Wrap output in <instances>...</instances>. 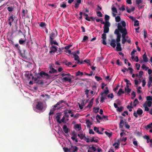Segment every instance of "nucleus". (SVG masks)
<instances>
[{
	"label": "nucleus",
	"mask_w": 152,
	"mask_h": 152,
	"mask_svg": "<svg viewBox=\"0 0 152 152\" xmlns=\"http://www.w3.org/2000/svg\"><path fill=\"white\" fill-rule=\"evenodd\" d=\"M72 55L73 56V57L74 58V59L76 61L78 59H80V58L79 56L76 54L72 53Z\"/></svg>",
	"instance_id": "30"
},
{
	"label": "nucleus",
	"mask_w": 152,
	"mask_h": 152,
	"mask_svg": "<svg viewBox=\"0 0 152 152\" xmlns=\"http://www.w3.org/2000/svg\"><path fill=\"white\" fill-rule=\"evenodd\" d=\"M109 137H110L112 136V134L108 132L107 131H105L104 132Z\"/></svg>",
	"instance_id": "59"
},
{
	"label": "nucleus",
	"mask_w": 152,
	"mask_h": 152,
	"mask_svg": "<svg viewBox=\"0 0 152 152\" xmlns=\"http://www.w3.org/2000/svg\"><path fill=\"white\" fill-rule=\"evenodd\" d=\"M43 103L39 101L37 102L36 106V108L39 110H42L43 108Z\"/></svg>",
	"instance_id": "5"
},
{
	"label": "nucleus",
	"mask_w": 152,
	"mask_h": 152,
	"mask_svg": "<svg viewBox=\"0 0 152 152\" xmlns=\"http://www.w3.org/2000/svg\"><path fill=\"white\" fill-rule=\"evenodd\" d=\"M74 128L75 129H78V131H80L81 129L80 124H75L74 126Z\"/></svg>",
	"instance_id": "25"
},
{
	"label": "nucleus",
	"mask_w": 152,
	"mask_h": 152,
	"mask_svg": "<svg viewBox=\"0 0 152 152\" xmlns=\"http://www.w3.org/2000/svg\"><path fill=\"white\" fill-rule=\"evenodd\" d=\"M118 142H114L113 144V146H115V148H116V149H117V148H119V145H120V141H118Z\"/></svg>",
	"instance_id": "22"
},
{
	"label": "nucleus",
	"mask_w": 152,
	"mask_h": 152,
	"mask_svg": "<svg viewBox=\"0 0 152 152\" xmlns=\"http://www.w3.org/2000/svg\"><path fill=\"white\" fill-rule=\"evenodd\" d=\"M63 149L64 150V152H70V148H68L67 147H64L63 148Z\"/></svg>",
	"instance_id": "34"
},
{
	"label": "nucleus",
	"mask_w": 152,
	"mask_h": 152,
	"mask_svg": "<svg viewBox=\"0 0 152 152\" xmlns=\"http://www.w3.org/2000/svg\"><path fill=\"white\" fill-rule=\"evenodd\" d=\"M57 71L55 69L53 68H52L51 70H50L49 71V72L50 73H54L55 72H57Z\"/></svg>",
	"instance_id": "37"
},
{
	"label": "nucleus",
	"mask_w": 152,
	"mask_h": 152,
	"mask_svg": "<svg viewBox=\"0 0 152 152\" xmlns=\"http://www.w3.org/2000/svg\"><path fill=\"white\" fill-rule=\"evenodd\" d=\"M78 104L81 110L83 108V106H84V102H82L81 104L78 103Z\"/></svg>",
	"instance_id": "32"
},
{
	"label": "nucleus",
	"mask_w": 152,
	"mask_h": 152,
	"mask_svg": "<svg viewBox=\"0 0 152 152\" xmlns=\"http://www.w3.org/2000/svg\"><path fill=\"white\" fill-rule=\"evenodd\" d=\"M100 94L101 95L100 102L102 103L104 102L105 99H107L106 95L103 94L102 93L101 94Z\"/></svg>",
	"instance_id": "15"
},
{
	"label": "nucleus",
	"mask_w": 152,
	"mask_h": 152,
	"mask_svg": "<svg viewBox=\"0 0 152 152\" xmlns=\"http://www.w3.org/2000/svg\"><path fill=\"white\" fill-rule=\"evenodd\" d=\"M139 102L137 99H135L133 102L134 106L135 107L139 103Z\"/></svg>",
	"instance_id": "31"
},
{
	"label": "nucleus",
	"mask_w": 152,
	"mask_h": 152,
	"mask_svg": "<svg viewBox=\"0 0 152 152\" xmlns=\"http://www.w3.org/2000/svg\"><path fill=\"white\" fill-rule=\"evenodd\" d=\"M124 91L123 90L122 88H120L119 91L117 93V95L118 96H120L122 94H124Z\"/></svg>",
	"instance_id": "24"
},
{
	"label": "nucleus",
	"mask_w": 152,
	"mask_h": 152,
	"mask_svg": "<svg viewBox=\"0 0 152 152\" xmlns=\"http://www.w3.org/2000/svg\"><path fill=\"white\" fill-rule=\"evenodd\" d=\"M95 78L96 80L98 81L101 80L102 79L100 77H99L96 75L95 76Z\"/></svg>",
	"instance_id": "52"
},
{
	"label": "nucleus",
	"mask_w": 152,
	"mask_h": 152,
	"mask_svg": "<svg viewBox=\"0 0 152 152\" xmlns=\"http://www.w3.org/2000/svg\"><path fill=\"white\" fill-rule=\"evenodd\" d=\"M65 119V118L64 117V116L62 117V118L61 119V120H60V122H61V123L62 122H63L64 124H65L66 123V122L64 120Z\"/></svg>",
	"instance_id": "51"
},
{
	"label": "nucleus",
	"mask_w": 152,
	"mask_h": 152,
	"mask_svg": "<svg viewBox=\"0 0 152 152\" xmlns=\"http://www.w3.org/2000/svg\"><path fill=\"white\" fill-rule=\"evenodd\" d=\"M72 135H73V136L71 138L73 140H75L76 142H77L78 140L77 139V134L75 131H73L72 132Z\"/></svg>",
	"instance_id": "11"
},
{
	"label": "nucleus",
	"mask_w": 152,
	"mask_h": 152,
	"mask_svg": "<svg viewBox=\"0 0 152 152\" xmlns=\"http://www.w3.org/2000/svg\"><path fill=\"white\" fill-rule=\"evenodd\" d=\"M27 13V10H23L22 12V17L23 19L25 18V17L26 15V14Z\"/></svg>",
	"instance_id": "23"
},
{
	"label": "nucleus",
	"mask_w": 152,
	"mask_h": 152,
	"mask_svg": "<svg viewBox=\"0 0 152 152\" xmlns=\"http://www.w3.org/2000/svg\"><path fill=\"white\" fill-rule=\"evenodd\" d=\"M110 26V23H106L103 27L104 28V33H107L109 32V27Z\"/></svg>",
	"instance_id": "8"
},
{
	"label": "nucleus",
	"mask_w": 152,
	"mask_h": 152,
	"mask_svg": "<svg viewBox=\"0 0 152 152\" xmlns=\"http://www.w3.org/2000/svg\"><path fill=\"white\" fill-rule=\"evenodd\" d=\"M131 94L132 95V99H133L136 96V94H135V92L134 91H133L131 93Z\"/></svg>",
	"instance_id": "44"
},
{
	"label": "nucleus",
	"mask_w": 152,
	"mask_h": 152,
	"mask_svg": "<svg viewBox=\"0 0 152 152\" xmlns=\"http://www.w3.org/2000/svg\"><path fill=\"white\" fill-rule=\"evenodd\" d=\"M72 46V45H68L64 47V49L66 50H68Z\"/></svg>",
	"instance_id": "58"
},
{
	"label": "nucleus",
	"mask_w": 152,
	"mask_h": 152,
	"mask_svg": "<svg viewBox=\"0 0 152 152\" xmlns=\"http://www.w3.org/2000/svg\"><path fill=\"white\" fill-rule=\"evenodd\" d=\"M145 107V110L146 111H148L149 110V108L146 105L145 106V104L143 105Z\"/></svg>",
	"instance_id": "57"
},
{
	"label": "nucleus",
	"mask_w": 152,
	"mask_h": 152,
	"mask_svg": "<svg viewBox=\"0 0 152 152\" xmlns=\"http://www.w3.org/2000/svg\"><path fill=\"white\" fill-rule=\"evenodd\" d=\"M142 68L145 69V70L146 71L149 68V67L146 66L144 64H143L142 66Z\"/></svg>",
	"instance_id": "41"
},
{
	"label": "nucleus",
	"mask_w": 152,
	"mask_h": 152,
	"mask_svg": "<svg viewBox=\"0 0 152 152\" xmlns=\"http://www.w3.org/2000/svg\"><path fill=\"white\" fill-rule=\"evenodd\" d=\"M7 10L8 11L10 12L13 11L14 9L16 8L15 5L14 3H11L10 5H7Z\"/></svg>",
	"instance_id": "4"
},
{
	"label": "nucleus",
	"mask_w": 152,
	"mask_h": 152,
	"mask_svg": "<svg viewBox=\"0 0 152 152\" xmlns=\"http://www.w3.org/2000/svg\"><path fill=\"white\" fill-rule=\"evenodd\" d=\"M143 113V110L142 109H140V108H139L137 110L136 112L135 111H134V112L133 114V115L136 118L138 117L137 114L139 115H141Z\"/></svg>",
	"instance_id": "7"
},
{
	"label": "nucleus",
	"mask_w": 152,
	"mask_h": 152,
	"mask_svg": "<svg viewBox=\"0 0 152 152\" xmlns=\"http://www.w3.org/2000/svg\"><path fill=\"white\" fill-rule=\"evenodd\" d=\"M26 40H23L22 39H20L19 41V42L20 44H23L25 42Z\"/></svg>",
	"instance_id": "47"
},
{
	"label": "nucleus",
	"mask_w": 152,
	"mask_h": 152,
	"mask_svg": "<svg viewBox=\"0 0 152 152\" xmlns=\"http://www.w3.org/2000/svg\"><path fill=\"white\" fill-rule=\"evenodd\" d=\"M83 75V72H81L80 71H78L77 72H76V76H81Z\"/></svg>",
	"instance_id": "29"
},
{
	"label": "nucleus",
	"mask_w": 152,
	"mask_h": 152,
	"mask_svg": "<svg viewBox=\"0 0 152 152\" xmlns=\"http://www.w3.org/2000/svg\"><path fill=\"white\" fill-rule=\"evenodd\" d=\"M61 75L62 77L66 76H72L69 73H67L66 74L63 73L61 74Z\"/></svg>",
	"instance_id": "45"
},
{
	"label": "nucleus",
	"mask_w": 152,
	"mask_h": 152,
	"mask_svg": "<svg viewBox=\"0 0 152 152\" xmlns=\"http://www.w3.org/2000/svg\"><path fill=\"white\" fill-rule=\"evenodd\" d=\"M124 109V107L122 106H120V107H118L117 109V111L121 112L123 111Z\"/></svg>",
	"instance_id": "35"
},
{
	"label": "nucleus",
	"mask_w": 152,
	"mask_h": 152,
	"mask_svg": "<svg viewBox=\"0 0 152 152\" xmlns=\"http://www.w3.org/2000/svg\"><path fill=\"white\" fill-rule=\"evenodd\" d=\"M142 58L144 62H147L148 61V58L145 53L143 55Z\"/></svg>",
	"instance_id": "18"
},
{
	"label": "nucleus",
	"mask_w": 152,
	"mask_h": 152,
	"mask_svg": "<svg viewBox=\"0 0 152 152\" xmlns=\"http://www.w3.org/2000/svg\"><path fill=\"white\" fill-rule=\"evenodd\" d=\"M96 14L98 17H102V14L101 13V12L100 11H99V12H97Z\"/></svg>",
	"instance_id": "54"
},
{
	"label": "nucleus",
	"mask_w": 152,
	"mask_h": 152,
	"mask_svg": "<svg viewBox=\"0 0 152 152\" xmlns=\"http://www.w3.org/2000/svg\"><path fill=\"white\" fill-rule=\"evenodd\" d=\"M124 126V121L123 119H121L119 123V127L122 128Z\"/></svg>",
	"instance_id": "27"
},
{
	"label": "nucleus",
	"mask_w": 152,
	"mask_h": 152,
	"mask_svg": "<svg viewBox=\"0 0 152 152\" xmlns=\"http://www.w3.org/2000/svg\"><path fill=\"white\" fill-rule=\"evenodd\" d=\"M50 43L51 45H53V44L58 45V43L56 41L53 40V39L50 40Z\"/></svg>",
	"instance_id": "28"
},
{
	"label": "nucleus",
	"mask_w": 152,
	"mask_h": 152,
	"mask_svg": "<svg viewBox=\"0 0 152 152\" xmlns=\"http://www.w3.org/2000/svg\"><path fill=\"white\" fill-rule=\"evenodd\" d=\"M117 46L116 47V50L117 51H121L122 50L121 47V45L120 43H116Z\"/></svg>",
	"instance_id": "16"
},
{
	"label": "nucleus",
	"mask_w": 152,
	"mask_h": 152,
	"mask_svg": "<svg viewBox=\"0 0 152 152\" xmlns=\"http://www.w3.org/2000/svg\"><path fill=\"white\" fill-rule=\"evenodd\" d=\"M93 104V102H89V103L88 105L86 107L88 108H90L92 106Z\"/></svg>",
	"instance_id": "48"
},
{
	"label": "nucleus",
	"mask_w": 152,
	"mask_h": 152,
	"mask_svg": "<svg viewBox=\"0 0 152 152\" xmlns=\"http://www.w3.org/2000/svg\"><path fill=\"white\" fill-rule=\"evenodd\" d=\"M58 33L56 30H53L51 33L50 34V40L53 39L57 35Z\"/></svg>",
	"instance_id": "6"
},
{
	"label": "nucleus",
	"mask_w": 152,
	"mask_h": 152,
	"mask_svg": "<svg viewBox=\"0 0 152 152\" xmlns=\"http://www.w3.org/2000/svg\"><path fill=\"white\" fill-rule=\"evenodd\" d=\"M70 152H76L77 151L78 148L76 146H73L72 145H71L70 148Z\"/></svg>",
	"instance_id": "12"
},
{
	"label": "nucleus",
	"mask_w": 152,
	"mask_h": 152,
	"mask_svg": "<svg viewBox=\"0 0 152 152\" xmlns=\"http://www.w3.org/2000/svg\"><path fill=\"white\" fill-rule=\"evenodd\" d=\"M93 109H94V112L95 113H97L99 112V107H94Z\"/></svg>",
	"instance_id": "42"
},
{
	"label": "nucleus",
	"mask_w": 152,
	"mask_h": 152,
	"mask_svg": "<svg viewBox=\"0 0 152 152\" xmlns=\"http://www.w3.org/2000/svg\"><path fill=\"white\" fill-rule=\"evenodd\" d=\"M121 35H117V38L115 40L114 39H112L110 43L111 46L113 48H115L116 46L115 42L116 41V43H120L121 41Z\"/></svg>",
	"instance_id": "3"
},
{
	"label": "nucleus",
	"mask_w": 152,
	"mask_h": 152,
	"mask_svg": "<svg viewBox=\"0 0 152 152\" xmlns=\"http://www.w3.org/2000/svg\"><path fill=\"white\" fill-rule=\"evenodd\" d=\"M142 0H136V3L137 4H140L142 2Z\"/></svg>",
	"instance_id": "60"
},
{
	"label": "nucleus",
	"mask_w": 152,
	"mask_h": 152,
	"mask_svg": "<svg viewBox=\"0 0 152 152\" xmlns=\"http://www.w3.org/2000/svg\"><path fill=\"white\" fill-rule=\"evenodd\" d=\"M143 32L144 33V37L145 39H146L147 37V32L146 30L144 29L143 30Z\"/></svg>",
	"instance_id": "39"
},
{
	"label": "nucleus",
	"mask_w": 152,
	"mask_h": 152,
	"mask_svg": "<svg viewBox=\"0 0 152 152\" xmlns=\"http://www.w3.org/2000/svg\"><path fill=\"white\" fill-rule=\"evenodd\" d=\"M121 24H122V26L124 27V28H126L125 27L126 26V23L124 21H122L121 22Z\"/></svg>",
	"instance_id": "64"
},
{
	"label": "nucleus",
	"mask_w": 152,
	"mask_h": 152,
	"mask_svg": "<svg viewBox=\"0 0 152 152\" xmlns=\"http://www.w3.org/2000/svg\"><path fill=\"white\" fill-rule=\"evenodd\" d=\"M116 64L118 65L119 66H121V65L122 64V62L121 61H120L119 59H118L117 60Z\"/></svg>",
	"instance_id": "50"
},
{
	"label": "nucleus",
	"mask_w": 152,
	"mask_h": 152,
	"mask_svg": "<svg viewBox=\"0 0 152 152\" xmlns=\"http://www.w3.org/2000/svg\"><path fill=\"white\" fill-rule=\"evenodd\" d=\"M119 31H120L118 29H118H116L114 31V33L117 35H120L121 34L119 32Z\"/></svg>",
	"instance_id": "43"
},
{
	"label": "nucleus",
	"mask_w": 152,
	"mask_h": 152,
	"mask_svg": "<svg viewBox=\"0 0 152 152\" xmlns=\"http://www.w3.org/2000/svg\"><path fill=\"white\" fill-rule=\"evenodd\" d=\"M106 33H104L102 34V39H106Z\"/></svg>",
	"instance_id": "46"
},
{
	"label": "nucleus",
	"mask_w": 152,
	"mask_h": 152,
	"mask_svg": "<svg viewBox=\"0 0 152 152\" xmlns=\"http://www.w3.org/2000/svg\"><path fill=\"white\" fill-rule=\"evenodd\" d=\"M86 123L87 124V127L88 128H90L91 127V125L92 124V123L88 119L86 120Z\"/></svg>",
	"instance_id": "20"
},
{
	"label": "nucleus",
	"mask_w": 152,
	"mask_h": 152,
	"mask_svg": "<svg viewBox=\"0 0 152 152\" xmlns=\"http://www.w3.org/2000/svg\"><path fill=\"white\" fill-rule=\"evenodd\" d=\"M63 129L65 133L67 134L69 132V129L67 128L66 125H64L63 127Z\"/></svg>",
	"instance_id": "17"
},
{
	"label": "nucleus",
	"mask_w": 152,
	"mask_h": 152,
	"mask_svg": "<svg viewBox=\"0 0 152 152\" xmlns=\"http://www.w3.org/2000/svg\"><path fill=\"white\" fill-rule=\"evenodd\" d=\"M15 18L13 17V15H12L10 16H9L8 18L7 21L8 22V24L11 26L12 25V23L14 21V20Z\"/></svg>",
	"instance_id": "9"
},
{
	"label": "nucleus",
	"mask_w": 152,
	"mask_h": 152,
	"mask_svg": "<svg viewBox=\"0 0 152 152\" xmlns=\"http://www.w3.org/2000/svg\"><path fill=\"white\" fill-rule=\"evenodd\" d=\"M60 7L64 8L66 7V4L64 2H63L62 4H61Z\"/></svg>",
	"instance_id": "56"
},
{
	"label": "nucleus",
	"mask_w": 152,
	"mask_h": 152,
	"mask_svg": "<svg viewBox=\"0 0 152 152\" xmlns=\"http://www.w3.org/2000/svg\"><path fill=\"white\" fill-rule=\"evenodd\" d=\"M125 91L128 94L131 91V89L129 88V86L126 85V87L124 88Z\"/></svg>",
	"instance_id": "19"
},
{
	"label": "nucleus",
	"mask_w": 152,
	"mask_h": 152,
	"mask_svg": "<svg viewBox=\"0 0 152 152\" xmlns=\"http://www.w3.org/2000/svg\"><path fill=\"white\" fill-rule=\"evenodd\" d=\"M117 27L119 30L120 31L122 34V38H126V35L127 34V32L126 28H123L122 26L121 23H118L117 24Z\"/></svg>",
	"instance_id": "1"
},
{
	"label": "nucleus",
	"mask_w": 152,
	"mask_h": 152,
	"mask_svg": "<svg viewBox=\"0 0 152 152\" xmlns=\"http://www.w3.org/2000/svg\"><path fill=\"white\" fill-rule=\"evenodd\" d=\"M35 75L37 77L39 78H41L42 77L49 78L50 77L48 74L46 73L43 71H42L39 73H36Z\"/></svg>",
	"instance_id": "2"
},
{
	"label": "nucleus",
	"mask_w": 152,
	"mask_h": 152,
	"mask_svg": "<svg viewBox=\"0 0 152 152\" xmlns=\"http://www.w3.org/2000/svg\"><path fill=\"white\" fill-rule=\"evenodd\" d=\"M77 136L81 139L83 140L86 137V134L83 132H81L77 135Z\"/></svg>",
	"instance_id": "13"
},
{
	"label": "nucleus",
	"mask_w": 152,
	"mask_h": 152,
	"mask_svg": "<svg viewBox=\"0 0 152 152\" xmlns=\"http://www.w3.org/2000/svg\"><path fill=\"white\" fill-rule=\"evenodd\" d=\"M38 78H34V80L35 82L36 83H37L38 84H43V81L42 80H38Z\"/></svg>",
	"instance_id": "14"
},
{
	"label": "nucleus",
	"mask_w": 152,
	"mask_h": 152,
	"mask_svg": "<svg viewBox=\"0 0 152 152\" xmlns=\"http://www.w3.org/2000/svg\"><path fill=\"white\" fill-rule=\"evenodd\" d=\"M121 20V19L120 16H118L115 18V21L117 22H119Z\"/></svg>",
	"instance_id": "38"
},
{
	"label": "nucleus",
	"mask_w": 152,
	"mask_h": 152,
	"mask_svg": "<svg viewBox=\"0 0 152 152\" xmlns=\"http://www.w3.org/2000/svg\"><path fill=\"white\" fill-rule=\"evenodd\" d=\"M94 130L99 134H103V133L99 132V128L95 126L94 127Z\"/></svg>",
	"instance_id": "21"
},
{
	"label": "nucleus",
	"mask_w": 152,
	"mask_h": 152,
	"mask_svg": "<svg viewBox=\"0 0 152 152\" xmlns=\"http://www.w3.org/2000/svg\"><path fill=\"white\" fill-rule=\"evenodd\" d=\"M25 77L28 79L30 80L31 79V77H32V78L33 80L34 79V77L32 73H30L29 72H26L25 74Z\"/></svg>",
	"instance_id": "10"
},
{
	"label": "nucleus",
	"mask_w": 152,
	"mask_h": 152,
	"mask_svg": "<svg viewBox=\"0 0 152 152\" xmlns=\"http://www.w3.org/2000/svg\"><path fill=\"white\" fill-rule=\"evenodd\" d=\"M126 82V85L128 86V84L129 85H131V83L130 82V81L127 80V79H125L124 80Z\"/></svg>",
	"instance_id": "53"
},
{
	"label": "nucleus",
	"mask_w": 152,
	"mask_h": 152,
	"mask_svg": "<svg viewBox=\"0 0 152 152\" xmlns=\"http://www.w3.org/2000/svg\"><path fill=\"white\" fill-rule=\"evenodd\" d=\"M60 115H57L56 117V118L57 122L60 124H61L60 121Z\"/></svg>",
	"instance_id": "33"
},
{
	"label": "nucleus",
	"mask_w": 152,
	"mask_h": 152,
	"mask_svg": "<svg viewBox=\"0 0 152 152\" xmlns=\"http://www.w3.org/2000/svg\"><path fill=\"white\" fill-rule=\"evenodd\" d=\"M139 25V21L137 20H136L135 21H134V26H138Z\"/></svg>",
	"instance_id": "40"
},
{
	"label": "nucleus",
	"mask_w": 152,
	"mask_h": 152,
	"mask_svg": "<svg viewBox=\"0 0 152 152\" xmlns=\"http://www.w3.org/2000/svg\"><path fill=\"white\" fill-rule=\"evenodd\" d=\"M127 140V137H122L120 139V141H124V142H125Z\"/></svg>",
	"instance_id": "61"
},
{
	"label": "nucleus",
	"mask_w": 152,
	"mask_h": 152,
	"mask_svg": "<svg viewBox=\"0 0 152 152\" xmlns=\"http://www.w3.org/2000/svg\"><path fill=\"white\" fill-rule=\"evenodd\" d=\"M106 90H105L103 92H101V94H103L107 95L109 93V90L107 87H105Z\"/></svg>",
	"instance_id": "26"
},
{
	"label": "nucleus",
	"mask_w": 152,
	"mask_h": 152,
	"mask_svg": "<svg viewBox=\"0 0 152 152\" xmlns=\"http://www.w3.org/2000/svg\"><path fill=\"white\" fill-rule=\"evenodd\" d=\"M140 65L137 63H136L135 64V66L137 67V70H139L140 69Z\"/></svg>",
	"instance_id": "63"
},
{
	"label": "nucleus",
	"mask_w": 152,
	"mask_h": 152,
	"mask_svg": "<svg viewBox=\"0 0 152 152\" xmlns=\"http://www.w3.org/2000/svg\"><path fill=\"white\" fill-rule=\"evenodd\" d=\"M109 19L110 16L109 15H105L104 17V19L106 21L108 20H109Z\"/></svg>",
	"instance_id": "49"
},
{
	"label": "nucleus",
	"mask_w": 152,
	"mask_h": 152,
	"mask_svg": "<svg viewBox=\"0 0 152 152\" xmlns=\"http://www.w3.org/2000/svg\"><path fill=\"white\" fill-rule=\"evenodd\" d=\"M152 102L151 101H148L147 103V105L149 107H150L152 105Z\"/></svg>",
	"instance_id": "62"
},
{
	"label": "nucleus",
	"mask_w": 152,
	"mask_h": 152,
	"mask_svg": "<svg viewBox=\"0 0 152 152\" xmlns=\"http://www.w3.org/2000/svg\"><path fill=\"white\" fill-rule=\"evenodd\" d=\"M111 10L113 12L115 13H118V12L116 8L114 7H112Z\"/></svg>",
	"instance_id": "36"
},
{
	"label": "nucleus",
	"mask_w": 152,
	"mask_h": 152,
	"mask_svg": "<svg viewBox=\"0 0 152 152\" xmlns=\"http://www.w3.org/2000/svg\"><path fill=\"white\" fill-rule=\"evenodd\" d=\"M39 26L41 27H43L46 26L45 23L44 22H41L39 24Z\"/></svg>",
	"instance_id": "55"
}]
</instances>
